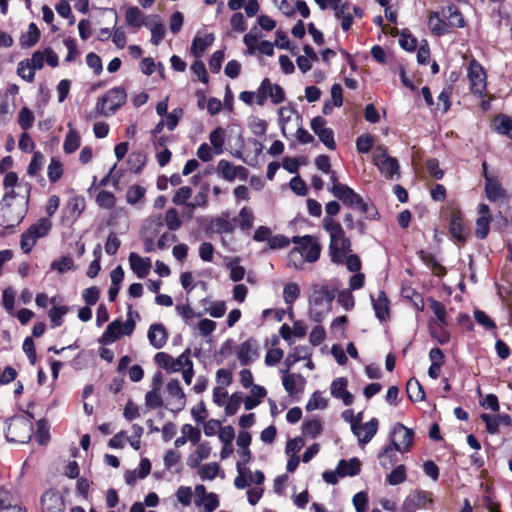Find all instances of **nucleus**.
<instances>
[{
    "instance_id": "1",
    "label": "nucleus",
    "mask_w": 512,
    "mask_h": 512,
    "mask_svg": "<svg viewBox=\"0 0 512 512\" xmlns=\"http://www.w3.org/2000/svg\"><path fill=\"white\" fill-rule=\"evenodd\" d=\"M324 230L329 234V255L333 263L344 264L350 272L361 269V261L356 254H351V242L339 222L331 217L322 220Z\"/></svg>"
},
{
    "instance_id": "2",
    "label": "nucleus",
    "mask_w": 512,
    "mask_h": 512,
    "mask_svg": "<svg viewBox=\"0 0 512 512\" xmlns=\"http://www.w3.org/2000/svg\"><path fill=\"white\" fill-rule=\"evenodd\" d=\"M127 100V93L123 87H114L108 90L96 103V110L100 115H113Z\"/></svg>"
},
{
    "instance_id": "3",
    "label": "nucleus",
    "mask_w": 512,
    "mask_h": 512,
    "mask_svg": "<svg viewBox=\"0 0 512 512\" xmlns=\"http://www.w3.org/2000/svg\"><path fill=\"white\" fill-rule=\"evenodd\" d=\"M33 432L32 420L27 417H13L7 424L6 438L9 442L27 443Z\"/></svg>"
},
{
    "instance_id": "4",
    "label": "nucleus",
    "mask_w": 512,
    "mask_h": 512,
    "mask_svg": "<svg viewBox=\"0 0 512 512\" xmlns=\"http://www.w3.org/2000/svg\"><path fill=\"white\" fill-rule=\"evenodd\" d=\"M328 190L333 194L334 197L343 202V204L360 210L362 213H369V205L364 202L363 198L356 193L348 185H336L334 187H328Z\"/></svg>"
},
{
    "instance_id": "5",
    "label": "nucleus",
    "mask_w": 512,
    "mask_h": 512,
    "mask_svg": "<svg viewBox=\"0 0 512 512\" xmlns=\"http://www.w3.org/2000/svg\"><path fill=\"white\" fill-rule=\"evenodd\" d=\"M135 329V321L131 318V312L128 313V318L124 323L120 320L112 321L107 327L99 342L103 345H110L118 340L121 335H131Z\"/></svg>"
},
{
    "instance_id": "6",
    "label": "nucleus",
    "mask_w": 512,
    "mask_h": 512,
    "mask_svg": "<svg viewBox=\"0 0 512 512\" xmlns=\"http://www.w3.org/2000/svg\"><path fill=\"white\" fill-rule=\"evenodd\" d=\"M373 162L386 179H392L394 175L399 174L398 160L391 157L383 146H377L374 149Z\"/></svg>"
},
{
    "instance_id": "7",
    "label": "nucleus",
    "mask_w": 512,
    "mask_h": 512,
    "mask_svg": "<svg viewBox=\"0 0 512 512\" xmlns=\"http://www.w3.org/2000/svg\"><path fill=\"white\" fill-rule=\"evenodd\" d=\"M291 241L305 262L314 263L319 259L321 246L311 235L294 236Z\"/></svg>"
},
{
    "instance_id": "8",
    "label": "nucleus",
    "mask_w": 512,
    "mask_h": 512,
    "mask_svg": "<svg viewBox=\"0 0 512 512\" xmlns=\"http://www.w3.org/2000/svg\"><path fill=\"white\" fill-rule=\"evenodd\" d=\"M155 362L169 373L181 371L191 360L190 349H186L179 357L173 358L165 352H158L154 356Z\"/></svg>"
},
{
    "instance_id": "9",
    "label": "nucleus",
    "mask_w": 512,
    "mask_h": 512,
    "mask_svg": "<svg viewBox=\"0 0 512 512\" xmlns=\"http://www.w3.org/2000/svg\"><path fill=\"white\" fill-rule=\"evenodd\" d=\"M433 503L432 493L423 490H413L404 499L401 512H415L420 508H426Z\"/></svg>"
},
{
    "instance_id": "10",
    "label": "nucleus",
    "mask_w": 512,
    "mask_h": 512,
    "mask_svg": "<svg viewBox=\"0 0 512 512\" xmlns=\"http://www.w3.org/2000/svg\"><path fill=\"white\" fill-rule=\"evenodd\" d=\"M486 78V73L480 63L475 59L472 60L468 66V79L474 94L480 97L485 94L487 87Z\"/></svg>"
},
{
    "instance_id": "11",
    "label": "nucleus",
    "mask_w": 512,
    "mask_h": 512,
    "mask_svg": "<svg viewBox=\"0 0 512 512\" xmlns=\"http://www.w3.org/2000/svg\"><path fill=\"white\" fill-rule=\"evenodd\" d=\"M379 421L372 418L366 423L352 422V432L357 437L359 445L364 446L369 443L378 431Z\"/></svg>"
},
{
    "instance_id": "12",
    "label": "nucleus",
    "mask_w": 512,
    "mask_h": 512,
    "mask_svg": "<svg viewBox=\"0 0 512 512\" xmlns=\"http://www.w3.org/2000/svg\"><path fill=\"white\" fill-rule=\"evenodd\" d=\"M414 432L412 429L401 423H396L392 429L391 442L398 448V451L405 453L412 445Z\"/></svg>"
},
{
    "instance_id": "13",
    "label": "nucleus",
    "mask_w": 512,
    "mask_h": 512,
    "mask_svg": "<svg viewBox=\"0 0 512 512\" xmlns=\"http://www.w3.org/2000/svg\"><path fill=\"white\" fill-rule=\"evenodd\" d=\"M217 172L227 181L232 182L235 179L245 181L248 178V170L241 165H234L227 160H220L217 164Z\"/></svg>"
},
{
    "instance_id": "14",
    "label": "nucleus",
    "mask_w": 512,
    "mask_h": 512,
    "mask_svg": "<svg viewBox=\"0 0 512 512\" xmlns=\"http://www.w3.org/2000/svg\"><path fill=\"white\" fill-rule=\"evenodd\" d=\"M311 129L328 149H335L334 132L332 129L326 127V120L323 117L317 116L313 118L311 121Z\"/></svg>"
},
{
    "instance_id": "15",
    "label": "nucleus",
    "mask_w": 512,
    "mask_h": 512,
    "mask_svg": "<svg viewBox=\"0 0 512 512\" xmlns=\"http://www.w3.org/2000/svg\"><path fill=\"white\" fill-rule=\"evenodd\" d=\"M335 298L334 290L328 286L315 284L311 288L310 304L328 309Z\"/></svg>"
},
{
    "instance_id": "16",
    "label": "nucleus",
    "mask_w": 512,
    "mask_h": 512,
    "mask_svg": "<svg viewBox=\"0 0 512 512\" xmlns=\"http://www.w3.org/2000/svg\"><path fill=\"white\" fill-rule=\"evenodd\" d=\"M236 355L240 363L244 366L251 364L259 357V347L257 341L249 338L241 343L236 350Z\"/></svg>"
},
{
    "instance_id": "17",
    "label": "nucleus",
    "mask_w": 512,
    "mask_h": 512,
    "mask_svg": "<svg viewBox=\"0 0 512 512\" xmlns=\"http://www.w3.org/2000/svg\"><path fill=\"white\" fill-rule=\"evenodd\" d=\"M166 392L170 398L172 410L179 412L186 406V396L178 380L172 379L166 384Z\"/></svg>"
},
{
    "instance_id": "18",
    "label": "nucleus",
    "mask_w": 512,
    "mask_h": 512,
    "mask_svg": "<svg viewBox=\"0 0 512 512\" xmlns=\"http://www.w3.org/2000/svg\"><path fill=\"white\" fill-rule=\"evenodd\" d=\"M280 372L282 373L283 387L290 396L304 391L306 379L301 374L289 373L287 370H280Z\"/></svg>"
},
{
    "instance_id": "19",
    "label": "nucleus",
    "mask_w": 512,
    "mask_h": 512,
    "mask_svg": "<svg viewBox=\"0 0 512 512\" xmlns=\"http://www.w3.org/2000/svg\"><path fill=\"white\" fill-rule=\"evenodd\" d=\"M27 60L31 63L34 71L42 69L45 63L53 68L58 65V56L51 48L37 50L32 54V57Z\"/></svg>"
},
{
    "instance_id": "20",
    "label": "nucleus",
    "mask_w": 512,
    "mask_h": 512,
    "mask_svg": "<svg viewBox=\"0 0 512 512\" xmlns=\"http://www.w3.org/2000/svg\"><path fill=\"white\" fill-rule=\"evenodd\" d=\"M42 512H63L65 509L64 499L61 494L47 491L41 498Z\"/></svg>"
},
{
    "instance_id": "21",
    "label": "nucleus",
    "mask_w": 512,
    "mask_h": 512,
    "mask_svg": "<svg viewBox=\"0 0 512 512\" xmlns=\"http://www.w3.org/2000/svg\"><path fill=\"white\" fill-rule=\"evenodd\" d=\"M347 380L343 377L335 379L330 387L331 395L337 399H341L344 405L349 406L353 403L354 397L347 390Z\"/></svg>"
},
{
    "instance_id": "22",
    "label": "nucleus",
    "mask_w": 512,
    "mask_h": 512,
    "mask_svg": "<svg viewBox=\"0 0 512 512\" xmlns=\"http://www.w3.org/2000/svg\"><path fill=\"white\" fill-rule=\"evenodd\" d=\"M481 420L485 423L486 430L490 434H496L499 430L500 424L509 426L512 422L508 414L490 415L483 413L480 415Z\"/></svg>"
},
{
    "instance_id": "23",
    "label": "nucleus",
    "mask_w": 512,
    "mask_h": 512,
    "mask_svg": "<svg viewBox=\"0 0 512 512\" xmlns=\"http://www.w3.org/2000/svg\"><path fill=\"white\" fill-rule=\"evenodd\" d=\"M295 116L299 115L292 107H281L278 111L281 132L286 138H288L289 132L295 127Z\"/></svg>"
},
{
    "instance_id": "24",
    "label": "nucleus",
    "mask_w": 512,
    "mask_h": 512,
    "mask_svg": "<svg viewBox=\"0 0 512 512\" xmlns=\"http://www.w3.org/2000/svg\"><path fill=\"white\" fill-rule=\"evenodd\" d=\"M478 213L479 217L476 221L475 235L479 239H484L489 233L490 209L488 205L481 203L478 206Z\"/></svg>"
},
{
    "instance_id": "25",
    "label": "nucleus",
    "mask_w": 512,
    "mask_h": 512,
    "mask_svg": "<svg viewBox=\"0 0 512 512\" xmlns=\"http://www.w3.org/2000/svg\"><path fill=\"white\" fill-rule=\"evenodd\" d=\"M449 231L454 239L458 242H465L468 229L464 225L463 219L459 213H454L449 222Z\"/></svg>"
},
{
    "instance_id": "26",
    "label": "nucleus",
    "mask_w": 512,
    "mask_h": 512,
    "mask_svg": "<svg viewBox=\"0 0 512 512\" xmlns=\"http://www.w3.org/2000/svg\"><path fill=\"white\" fill-rule=\"evenodd\" d=\"M147 337L154 348L161 349L166 344L168 335L162 324H152L149 327Z\"/></svg>"
},
{
    "instance_id": "27",
    "label": "nucleus",
    "mask_w": 512,
    "mask_h": 512,
    "mask_svg": "<svg viewBox=\"0 0 512 512\" xmlns=\"http://www.w3.org/2000/svg\"><path fill=\"white\" fill-rule=\"evenodd\" d=\"M129 264L133 272L139 278H144L149 273L151 267V261L149 258H143L135 252L130 253Z\"/></svg>"
},
{
    "instance_id": "28",
    "label": "nucleus",
    "mask_w": 512,
    "mask_h": 512,
    "mask_svg": "<svg viewBox=\"0 0 512 512\" xmlns=\"http://www.w3.org/2000/svg\"><path fill=\"white\" fill-rule=\"evenodd\" d=\"M372 306L376 317L385 321L389 317V301L383 291H379L377 297L371 296Z\"/></svg>"
},
{
    "instance_id": "29",
    "label": "nucleus",
    "mask_w": 512,
    "mask_h": 512,
    "mask_svg": "<svg viewBox=\"0 0 512 512\" xmlns=\"http://www.w3.org/2000/svg\"><path fill=\"white\" fill-rule=\"evenodd\" d=\"M265 86L261 82L260 86L256 91H243L239 95V99L247 105L257 104L259 106H263L266 101V92L264 90Z\"/></svg>"
},
{
    "instance_id": "30",
    "label": "nucleus",
    "mask_w": 512,
    "mask_h": 512,
    "mask_svg": "<svg viewBox=\"0 0 512 512\" xmlns=\"http://www.w3.org/2000/svg\"><path fill=\"white\" fill-rule=\"evenodd\" d=\"M211 453V446L208 442L198 444L196 450L187 457V465L190 468H197L200 463L207 459Z\"/></svg>"
},
{
    "instance_id": "31",
    "label": "nucleus",
    "mask_w": 512,
    "mask_h": 512,
    "mask_svg": "<svg viewBox=\"0 0 512 512\" xmlns=\"http://www.w3.org/2000/svg\"><path fill=\"white\" fill-rule=\"evenodd\" d=\"M152 17H145L143 12L138 7H129L125 12V20L127 24L134 28L141 26H149V21Z\"/></svg>"
},
{
    "instance_id": "32",
    "label": "nucleus",
    "mask_w": 512,
    "mask_h": 512,
    "mask_svg": "<svg viewBox=\"0 0 512 512\" xmlns=\"http://www.w3.org/2000/svg\"><path fill=\"white\" fill-rule=\"evenodd\" d=\"M442 15L448 20L446 23L449 25V29L452 27L463 28L465 26V20L461 12L453 4L443 7Z\"/></svg>"
},
{
    "instance_id": "33",
    "label": "nucleus",
    "mask_w": 512,
    "mask_h": 512,
    "mask_svg": "<svg viewBox=\"0 0 512 512\" xmlns=\"http://www.w3.org/2000/svg\"><path fill=\"white\" fill-rule=\"evenodd\" d=\"M160 384H161L160 374L155 375L153 378L154 388L151 391H149L145 396V404L147 407H149L151 409H156L163 405V401H162L161 395L159 393Z\"/></svg>"
},
{
    "instance_id": "34",
    "label": "nucleus",
    "mask_w": 512,
    "mask_h": 512,
    "mask_svg": "<svg viewBox=\"0 0 512 512\" xmlns=\"http://www.w3.org/2000/svg\"><path fill=\"white\" fill-rule=\"evenodd\" d=\"M361 463L358 458L340 460L337 465V473L340 477L356 476L360 473Z\"/></svg>"
},
{
    "instance_id": "35",
    "label": "nucleus",
    "mask_w": 512,
    "mask_h": 512,
    "mask_svg": "<svg viewBox=\"0 0 512 512\" xmlns=\"http://www.w3.org/2000/svg\"><path fill=\"white\" fill-rule=\"evenodd\" d=\"M262 83L265 86L266 98L269 97L273 104H280L285 100V92L280 85L272 83L268 78L263 79Z\"/></svg>"
},
{
    "instance_id": "36",
    "label": "nucleus",
    "mask_w": 512,
    "mask_h": 512,
    "mask_svg": "<svg viewBox=\"0 0 512 512\" xmlns=\"http://www.w3.org/2000/svg\"><path fill=\"white\" fill-rule=\"evenodd\" d=\"M310 357V351L306 346H297L288 354L284 360L285 368L283 370L290 371V369L299 361Z\"/></svg>"
},
{
    "instance_id": "37",
    "label": "nucleus",
    "mask_w": 512,
    "mask_h": 512,
    "mask_svg": "<svg viewBox=\"0 0 512 512\" xmlns=\"http://www.w3.org/2000/svg\"><path fill=\"white\" fill-rule=\"evenodd\" d=\"M428 26L431 32L437 36H441L449 32V25L440 17L439 12H430L428 17Z\"/></svg>"
},
{
    "instance_id": "38",
    "label": "nucleus",
    "mask_w": 512,
    "mask_h": 512,
    "mask_svg": "<svg viewBox=\"0 0 512 512\" xmlns=\"http://www.w3.org/2000/svg\"><path fill=\"white\" fill-rule=\"evenodd\" d=\"M215 37L212 33L205 35L204 37H195L191 45V53L196 57L200 58L205 50L213 44Z\"/></svg>"
},
{
    "instance_id": "39",
    "label": "nucleus",
    "mask_w": 512,
    "mask_h": 512,
    "mask_svg": "<svg viewBox=\"0 0 512 512\" xmlns=\"http://www.w3.org/2000/svg\"><path fill=\"white\" fill-rule=\"evenodd\" d=\"M235 226L232 222L223 217H215L210 221L209 230L216 234L232 233Z\"/></svg>"
},
{
    "instance_id": "40",
    "label": "nucleus",
    "mask_w": 512,
    "mask_h": 512,
    "mask_svg": "<svg viewBox=\"0 0 512 512\" xmlns=\"http://www.w3.org/2000/svg\"><path fill=\"white\" fill-rule=\"evenodd\" d=\"M485 193L488 199L496 201L504 196V190L493 178L485 175Z\"/></svg>"
},
{
    "instance_id": "41",
    "label": "nucleus",
    "mask_w": 512,
    "mask_h": 512,
    "mask_svg": "<svg viewBox=\"0 0 512 512\" xmlns=\"http://www.w3.org/2000/svg\"><path fill=\"white\" fill-rule=\"evenodd\" d=\"M210 143L213 147L214 153L220 155L223 153V146L225 144V130L222 127H217L211 131L209 135Z\"/></svg>"
},
{
    "instance_id": "42",
    "label": "nucleus",
    "mask_w": 512,
    "mask_h": 512,
    "mask_svg": "<svg viewBox=\"0 0 512 512\" xmlns=\"http://www.w3.org/2000/svg\"><path fill=\"white\" fill-rule=\"evenodd\" d=\"M398 448L391 442L381 454H379L380 465L384 468L391 467L397 461Z\"/></svg>"
},
{
    "instance_id": "43",
    "label": "nucleus",
    "mask_w": 512,
    "mask_h": 512,
    "mask_svg": "<svg viewBox=\"0 0 512 512\" xmlns=\"http://www.w3.org/2000/svg\"><path fill=\"white\" fill-rule=\"evenodd\" d=\"M151 31V43L158 45L164 38L165 28L158 17H152L147 26Z\"/></svg>"
},
{
    "instance_id": "44",
    "label": "nucleus",
    "mask_w": 512,
    "mask_h": 512,
    "mask_svg": "<svg viewBox=\"0 0 512 512\" xmlns=\"http://www.w3.org/2000/svg\"><path fill=\"white\" fill-rule=\"evenodd\" d=\"M428 302L430 303V308L437 318L438 326L440 328L447 325V313L446 308L443 303L433 299L428 298Z\"/></svg>"
},
{
    "instance_id": "45",
    "label": "nucleus",
    "mask_w": 512,
    "mask_h": 512,
    "mask_svg": "<svg viewBox=\"0 0 512 512\" xmlns=\"http://www.w3.org/2000/svg\"><path fill=\"white\" fill-rule=\"evenodd\" d=\"M300 286L295 282H288L283 288V300L290 307L300 296Z\"/></svg>"
},
{
    "instance_id": "46",
    "label": "nucleus",
    "mask_w": 512,
    "mask_h": 512,
    "mask_svg": "<svg viewBox=\"0 0 512 512\" xmlns=\"http://www.w3.org/2000/svg\"><path fill=\"white\" fill-rule=\"evenodd\" d=\"M40 31L35 23H30L28 27V31L25 35H23L20 39V44L22 47H33L39 40Z\"/></svg>"
},
{
    "instance_id": "47",
    "label": "nucleus",
    "mask_w": 512,
    "mask_h": 512,
    "mask_svg": "<svg viewBox=\"0 0 512 512\" xmlns=\"http://www.w3.org/2000/svg\"><path fill=\"white\" fill-rule=\"evenodd\" d=\"M80 147V135L79 133L74 130L70 129L69 132L66 134L64 143H63V150L67 154H71L75 152Z\"/></svg>"
},
{
    "instance_id": "48",
    "label": "nucleus",
    "mask_w": 512,
    "mask_h": 512,
    "mask_svg": "<svg viewBox=\"0 0 512 512\" xmlns=\"http://www.w3.org/2000/svg\"><path fill=\"white\" fill-rule=\"evenodd\" d=\"M63 164L58 158H51L47 168V176L51 183H56L63 175Z\"/></svg>"
},
{
    "instance_id": "49",
    "label": "nucleus",
    "mask_w": 512,
    "mask_h": 512,
    "mask_svg": "<svg viewBox=\"0 0 512 512\" xmlns=\"http://www.w3.org/2000/svg\"><path fill=\"white\" fill-rule=\"evenodd\" d=\"M227 269L230 272V279L234 282H239L245 277V268L240 265L239 258H233L226 264Z\"/></svg>"
},
{
    "instance_id": "50",
    "label": "nucleus",
    "mask_w": 512,
    "mask_h": 512,
    "mask_svg": "<svg viewBox=\"0 0 512 512\" xmlns=\"http://www.w3.org/2000/svg\"><path fill=\"white\" fill-rule=\"evenodd\" d=\"M407 394L411 401H422L425 398L421 384L414 378L407 382Z\"/></svg>"
},
{
    "instance_id": "51",
    "label": "nucleus",
    "mask_w": 512,
    "mask_h": 512,
    "mask_svg": "<svg viewBox=\"0 0 512 512\" xmlns=\"http://www.w3.org/2000/svg\"><path fill=\"white\" fill-rule=\"evenodd\" d=\"M51 228V220L49 218H41L28 229H30V232H32L39 239L46 236Z\"/></svg>"
},
{
    "instance_id": "52",
    "label": "nucleus",
    "mask_w": 512,
    "mask_h": 512,
    "mask_svg": "<svg viewBox=\"0 0 512 512\" xmlns=\"http://www.w3.org/2000/svg\"><path fill=\"white\" fill-rule=\"evenodd\" d=\"M195 504L197 506H203L205 512H213L219 507L220 502L218 495L211 492L208 493V495L205 496L204 499H196Z\"/></svg>"
},
{
    "instance_id": "53",
    "label": "nucleus",
    "mask_w": 512,
    "mask_h": 512,
    "mask_svg": "<svg viewBox=\"0 0 512 512\" xmlns=\"http://www.w3.org/2000/svg\"><path fill=\"white\" fill-rule=\"evenodd\" d=\"M67 312V306H53L48 313L51 322V327L56 328L61 326L63 323V316L66 315Z\"/></svg>"
},
{
    "instance_id": "54",
    "label": "nucleus",
    "mask_w": 512,
    "mask_h": 512,
    "mask_svg": "<svg viewBox=\"0 0 512 512\" xmlns=\"http://www.w3.org/2000/svg\"><path fill=\"white\" fill-rule=\"evenodd\" d=\"M495 130L500 134L512 137V119L506 115H499L494 119Z\"/></svg>"
},
{
    "instance_id": "55",
    "label": "nucleus",
    "mask_w": 512,
    "mask_h": 512,
    "mask_svg": "<svg viewBox=\"0 0 512 512\" xmlns=\"http://www.w3.org/2000/svg\"><path fill=\"white\" fill-rule=\"evenodd\" d=\"M406 467L404 465H398L394 468L387 476V482L392 485H399L406 481Z\"/></svg>"
},
{
    "instance_id": "56",
    "label": "nucleus",
    "mask_w": 512,
    "mask_h": 512,
    "mask_svg": "<svg viewBox=\"0 0 512 512\" xmlns=\"http://www.w3.org/2000/svg\"><path fill=\"white\" fill-rule=\"evenodd\" d=\"M163 225L164 221L161 215L152 216L146 222L145 232L147 235L155 237L157 234L160 233Z\"/></svg>"
},
{
    "instance_id": "57",
    "label": "nucleus",
    "mask_w": 512,
    "mask_h": 512,
    "mask_svg": "<svg viewBox=\"0 0 512 512\" xmlns=\"http://www.w3.org/2000/svg\"><path fill=\"white\" fill-rule=\"evenodd\" d=\"M303 433L311 438L317 437L322 431V423L318 419H311L303 422Z\"/></svg>"
},
{
    "instance_id": "58",
    "label": "nucleus",
    "mask_w": 512,
    "mask_h": 512,
    "mask_svg": "<svg viewBox=\"0 0 512 512\" xmlns=\"http://www.w3.org/2000/svg\"><path fill=\"white\" fill-rule=\"evenodd\" d=\"M44 162H45L44 155L41 152L36 151L32 157L31 162L29 163V166L27 169L28 175L33 176V177L37 176L39 174V172L41 171V169L44 165Z\"/></svg>"
},
{
    "instance_id": "59",
    "label": "nucleus",
    "mask_w": 512,
    "mask_h": 512,
    "mask_svg": "<svg viewBox=\"0 0 512 512\" xmlns=\"http://www.w3.org/2000/svg\"><path fill=\"white\" fill-rule=\"evenodd\" d=\"M243 402V396L240 393H233L227 402L225 401V412L227 415H234L239 410Z\"/></svg>"
},
{
    "instance_id": "60",
    "label": "nucleus",
    "mask_w": 512,
    "mask_h": 512,
    "mask_svg": "<svg viewBox=\"0 0 512 512\" xmlns=\"http://www.w3.org/2000/svg\"><path fill=\"white\" fill-rule=\"evenodd\" d=\"M96 203L101 208L111 209L115 206L116 198L112 192L102 190L96 197Z\"/></svg>"
},
{
    "instance_id": "61",
    "label": "nucleus",
    "mask_w": 512,
    "mask_h": 512,
    "mask_svg": "<svg viewBox=\"0 0 512 512\" xmlns=\"http://www.w3.org/2000/svg\"><path fill=\"white\" fill-rule=\"evenodd\" d=\"M219 465L216 462H211L201 466L198 474L202 480H213L219 473Z\"/></svg>"
},
{
    "instance_id": "62",
    "label": "nucleus",
    "mask_w": 512,
    "mask_h": 512,
    "mask_svg": "<svg viewBox=\"0 0 512 512\" xmlns=\"http://www.w3.org/2000/svg\"><path fill=\"white\" fill-rule=\"evenodd\" d=\"M17 74L26 82H32L35 77L34 69L27 59L18 63Z\"/></svg>"
},
{
    "instance_id": "63",
    "label": "nucleus",
    "mask_w": 512,
    "mask_h": 512,
    "mask_svg": "<svg viewBox=\"0 0 512 512\" xmlns=\"http://www.w3.org/2000/svg\"><path fill=\"white\" fill-rule=\"evenodd\" d=\"M163 221L171 231L178 230L182 225V221L179 218L178 212L174 208H170L166 211Z\"/></svg>"
},
{
    "instance_id": "64",
    "label": "nucleus",
    "mask_w": 512,
    "mask_h": 512,
    "mask_svg": "<svg viewBox=\"0 0 512 512\" xmlns=\"http://www.w3.org/2000/svg\"><path fill=\"white\" fill-rule=\"evenodd\" d=\"M51 269L59 273H65L74 269V262L70 256H63L60 259L54 260L51 263Z\"/></svg>"
}]
</instances>
